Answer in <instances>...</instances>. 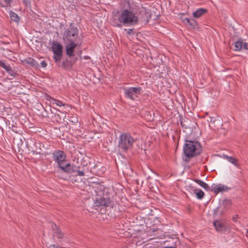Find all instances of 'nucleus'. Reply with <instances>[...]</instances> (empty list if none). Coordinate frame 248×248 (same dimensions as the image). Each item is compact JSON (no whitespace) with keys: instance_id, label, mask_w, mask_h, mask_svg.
Instances as JSON below:
<instances>
[{"instance_id":"obj_1","label":"nucleus","mask_w":248,"mask_h":248,"mask_svg":"<svg viewBox=\"0 0 248 248\" xmlns=\"http://www.w3.org/2000/svg\"><path fill=\"white\" fill-rule=\"evenodd\" d=\"M145 13H134L130 9H125L120 12L116 11L112 13L110 19L111 24L115 27L121 28L123 25L135 26L140 23H146L148 22L145 17Z\"/></svg>"},{"instance_id":"obj_2","label":"nucleus","mask_w":248,"mask_h":248,"mask_svg":"<svg viewBox=\"0 0 248 248\" xmlns=\"http://www.w3.org/2000/svg\"><path fill=\"white\" fill-rule=\"evenodd\" d=\"M202 151V148L200 142L194 140H186L183 152L186 157H193L200 155Z\"/></svg>"},{"instance_id":"obj_3","label":"nucleus","mask_w":248,"mask_h":248,"mask_svg":"<svg viewBox=\"0 0 248 248\" xmlns=\"http://www.w3.org/2000/svg\"><path fill=\"white\" fill-rule=\"evenodd\" d=\"M135 140L128 133H123L119 138L118 146L119 148L123 151H126L131 149Z\"/></svg>"},{"instance_id":"obj_4","label":"nucleus","mask_w":248,"mask_h":248,"mask_svg":"<svg viewBox=\"0 0 248 248\" xmlns=\"http://www.w3.org/2000/svg\"><path fill=\"white\" fill-rule=\"evenodd\" d=\"M79 39L78 28L70 24L69 27L65 29L63 33V39L64 42L78 41Z\"/></svg>"},{"instance_id":"obj_5","label":"nucleus","mask_w":248,"mask_h":248,"mask_svg":"<svg viewBox=\"0 0 248 248\" xmlns=\"http://www.w3.org/2000/svg\"><path fill=\"white\" fill-rule=\"evenodd\" d=\"M53 58L56 62H59L62 57V46L59 42H54L52 44Z\"/></svg>"},{"instance_id":"obj_6","label":"nucleus","mask_w":248,"mask_h":248,"mask_svg":"<svg viewBox=\"0 0 248 248\" xmlns=\"http://www.w3.org/2000/svg\"><path fill=\"white\" fill-rule=\"evenodd\" d=\"M124 90L125 96L133 100H135L141 92V88L139 87H129L124 89Z\"/></svg>"},{"instance_id":"obj_7","label":"nucleus","mask_w":248,"mask_h":248,"mask_svg":"<svg viewBox=\"0 0 248 248\" xmlns=\"http://www.w3.org/2000/svg\"><path fill=\"white\" fill-rule=\"evenodd\" d=\"M114 204V202L108 198H98L94 202V206L98 207L107 206L112 207Z\"/></svg>"},{"instance_id":"obj_8","label":"nucleus","mask_w":248,"mask_h":248,"mask_svg":"<svg viewBox=\"0 0 248 248\" xmlns=\"http://www.w3.org/2000/svg\"><path fill=\"white\" fill-rule=\"evenodd\" d=\"M52 157L55 162L57 163V166L62 165L63 162H65L66 155L61 150H57L53 152Z\"/></svg>"},{"instance_id":"obj_9","label":"nucleus","mask_w":248,"mask_h":248,"mask_svg":"<svg viewBox=\"0 0 248 248\" xmlns=\"http://www.w3.org/2000/svg\"><path fill=\"white\" fill-rule=\"evenodd\" d=\"M66 54L69 57L74 56V48L78 46V41L65 42Z\"/></svg>"},{"instance_id":"obj_10","label":"nucleus","mask_w":248,"mask_h":248,"mask_svg":"<svg viewBox=\"0 0 248 248\" xmlns=\"http://www.w3.org/2000/svg\"><path fill=\"white\" fill-rule=\"evenodd\" d=\"M74 165H71L70 163H65L63 162L62 165L58 166L59 169L62 172L67 173L68 174H72L73 173Z\"/></svg>"},{"instance_id":"obj_11","label":"nucleus","mask_w":248,"mask_h":248,"mask_svg":"<svg viewBox=\"0 0 248 248\" xmlns=\"http://www.w3.org/2000/svg\"><path fill=\"white\" fill-rule=\"evenodd\" d=\"M211 188L212 191L216 194L218 193L219 192L226 191L228 190L227 186L220 184H213L211 186Z\"/></svg>"},{"instance_id":"obj_12","label":"nucleus","mask_w":248,"mask_h":248,"mask_svg":"<svg viewBox=\"0 0 248 248\" xmlns=\"http://www.w3.org/2000/svg\"><path fill=\"white\" fill-rule=\"evenodd\" d=\"M0 67L3 68L11 76L15 77L16 75V73L13 71L9 65L6 64L3 60L0 59Z\"/></svg>"},{"instance_id":"obj_13","label":"nucleus","mask_w":248,"mask_h":248,"mask_svg":"<svg viewBox=\"0 0 248 248\" xmlns=\"http://www.w3.org/2000/svg\"><path fill=\"white\" fill-rule=\"evenodd\" d=\"M207 12V10L203 8L197 9L195 11L193 12L192 16L195 18H198L205 14Z\"/></svg>"},{"instance_id":"obj_14","label":"nucleus","mask_w":248,"mask_h":248,"mask_svg":"<svg viewBox=\"0 0 248 248\" xmlns=\"http://www.w3.org/2000/svg\"><path fill=\"white\" fill-rule=\"evenodd\" d=\"M213 224L217 232H220L225 230V226L219 220H215Z\"/></svg>"},{"instance_id":"obj_15","label":"nucleus","mask_w":248,"mask_h":248,"mask_svg":"<svg viewBox=\"0 0 248 248\" xmlns=\"http://www.w3.org/2000/svg\"><path fill=\"white\" fill-rule=\"evenodd\" d=\"M182 20L184 24L186 25H189L190 26L193 28H194L197 25L196 21L193 19L190 20L189 18L186 17L183 18Z\"/></svg>"},{"instance_id":"obj_16","label":"nucleus","mask_w":248,"mask_h":248,"mask_svg":"<svg viewBox=\"0 0 248 248\" xmlns=\"http://www.w3.org/2000/svg\"><path fill=\"white\" fill-rule=\"evenodd\" d=\"M51 227L54 231V236H57L58 237L61 238L63 237V234L61 233V231L59 229L58 227L55 224L51 223Z\"/></svg>"},{"instance_id":"obj_17","label":"nucleus","mask_w":248,"mask_h":248,"mask_svg":"<svg viewBox=\"0 0 248 248\" xmlns=\"http://www.w3.org/2000/svg\"><path fill=\"white\" fill-rule=\"evenodd\" d=\"M47 100H49L50 103L53 105H56L59 107H62L64 106V103H63L62 101L57 100L56 99L52 98L50 96H48L47 98H46Z\"/></svg>"},{"instance_id":"obj_18","label":"nucleus","mask_w":248,"mask_h":248,"mask_svg":"<svg viewBox=\"0 0 248 248\" xmlns=\"http://www.w3.org/2000/svg\"><path fill=\"white\" fill-rule=\"evenodd\" d=\"M194 181L198 184L199 185H200L201 187H202L203 188H204L205 190L208 191L210 190V186L205 182H203L201 180L198 179H195Z\"/></svg>"},{"instance_id":"obj_19","label":"nucleus","mask_w":248,"mask_h":248,"mask_svg":"<svg viewBox=\"0 0 248 248\" xmlns=\"http://www.w3.org/2000/svg\"><path fill=\"white\" fill-rule=\"evenodd\" d=\"M244 42L241 40H239L234 43V50L236 51H240L243 48Z\"/></svg>"},{"instance_id":"obj_20","label":"nucleus","mask_w":248,"mask_h":248,"mask_svg":"<svg viewBox=\"0 0 248 248\" xmlns=\"http://www.w3.org/2000/svg\"><path fill=\"white\" fill-rule=\"evenodd\" d=\"M224 157L230 163H232L237 167H239L238 160L236 158L232 156H229L227 155H225Z\"/></svg>"},{"instance_id":"obj_21","label":"nucleus","mask_w":248,"mask_h":248,"mask_svg":"<svg viewBox=\"0 0 248 248\" xmlns=\"http://www.w3.org/2000/svg\"><path fill=\"white\" fill-rule=\"evenodd\" d=\"M73 169V173L76 172L77 175L79 176H83L84 175V170H81L79 166L74 165Z\"/></svg>"},{"instance_id":"obj_22","label":"nucleus","mask_w":248,"mask_h":248,"mask_svg":"<svg viewBox=\"0 0 248 248\" xmlns=\"http://www.w3.org/2000/svg\"><path fill=\"white\" fill-rule=\"evenodd\" d=\"M13 0H0V6L4 8L10 7L11 3Z\"/></svg>"},{"instance_id":"obj_23","label":"nucleus","mask_w":248,"mask_h":248,"mask_svg":"<svg viewBox=\"0 0 248 248\" xmlns=\"http://www.w3.org/2000/svg\"><path fill=\"white\" fill-rule=\"evenodd\" d=\"M194 193L196 195L197 198L199 199H202L204 195L203 191L200 189H194Z\"/></svg>"},{"instance_id":"obj_24","label":"nucleus","mask_w":248,"mask_h":248,"mask_svg":"<svg viewBox=\"0 0 248 248\" xmlns=\"http://www.w3.org/2000/svg\"><path fill=\"white\" fill-rule=\"evenodd\" d=\"M10 16L11 19L15 22H17L19 20V17H18V15L14 12H10Z\"/></svg>"},{"instance_id":"obj_25","label":"nucleus","mask_w":248,"mask_h":248,"mask_svg":"<svg viewBox=\"0 0 248 248\" xmlns=\"http://www.w3.org/2000/svg\"><path fill=\"white\" fill-rule=\"evenodd\" d=\"M224 211L222 210H220L219 207H217V208L214 210V216L216 217L218 215H221L223 214Z\"/></svg>"},{"instance_id":"obj_26","label":"nucleus","mask_w":248,"mask_h":248,"mask_svg":"<svg viewBox=\"0 0 248 248\" xmlns=\"http://www.w3.org/2000/svg\"><path fill=\"white\" fill-rule=\"evenodd\" d=\"M27 63L33 66H38L39 64L37 63V62L32 59H29Z\"/></svg>"},{"instance_id":"obj_27","label":"nucleus","mask_w":248,"mask_h":248,"mask_svg":"<svg viewBox=\"0 0 248 248\" xmlns=\"http://www.w3.org/2000/svg\"><path fill=\"white\" fill-rule=\"evenodd\" d=\"M23 3L26 6H30L31 3V0H23Z\"/></svg>"},{"instance_id":"obj_28","label":"nucleus","mask_w":248,"mask_h":248,"mask_svg":"<svg viewBox=\"0 0 248 248\" xmlns=\"http://www.w3.org/2000/svg\"><path fill=\"white\" fill-rule=\"evenodd\" d=\"M47 65L46 62L45 61H42L40 62V64L39 66H41L42 67H46Z\"/></svg>"},{"instance_id":"obj_29","label":"nucleus","mask_w":248,"mask_h":248,"mask_svg":"<svg viewBox=\"0 0 248 248\" xmlns=\"http://www.w3.org/2000/svg\"><path fill=\"white\" fill-rule=\"evenodd\" d=\"M238 218V216L237 215H235L232 217V220L233 222H235L237 221Z\"/></svg>"},{"instance_id":"obj_30","label":"nucleus","mask_w":248,"mask_h":248,"mask_svg":"<svg viewBox=\"0 0 248 248\" xmlns=\"http://www.w3.org/2000/svg\"><path fill=\"white\" fill-rule=\"evenodd\" d=\"M243 47L244 49L248 50V43L244 42Z\"/></svg>"},{"instance_id":"obj_31","label":"nucleus","mask_w":248,"mask_h":248,"mask_svg":"<svg viewBox=\"0 0 248 248\" xmlns=\"http://www.w3.org/2000/svg\"><path fill=\"white\" fill-rule=\"evenodd\" d=\"M48 248H61L56 245H50Z\"/></svg>"},{"instance_id":"obj_32","label":"nucleus","mask_w":248,"mask_h":248,"mask_svg":"<svg viewBox=\"0 0 248 248\" xmlns=\"http://www.w3.org/2000/svg\"><path fill=\"white\" fill-rule=\"evenodd\" d=\"M133 33V30L132 29H128L127 31V33L129 35Z\"/></svg>"},{"instance_id":"obj_33","label":"nucleus","mask_w":248,"mask_h":248,"mask_svg":"<svg viewBox=\"0 0 248 248\" xmlns=\"http://www.w3.org/2000/svg\"><path fill=\"white\" fill-rule=\"evenodd\" d=\"M162 248H176L175 247H172V246H166V247H164Z\"/></svg>"},{"instance_id":"obj_34","label":"nucleus","mask_w":248,"mask_h":248,"mask_svg":"<svg viewBox=\"0 0 248 248\" xmlns=\"http://www.w3.org/2000/svg\"><path fill=\"white\" fill-rule=\"evenodd\" d=\"M83 58H84V59H85V60H88V59H90V57H89V56H84L83 57Z\"/></svg>"},{"instance_id":"obj_35","label":"nucleus","mask_w":248,"mask_h":248,"mask_svg":"<svg viewBox=\"0 0 248 248\" xmlns=\"http://www.w3.org/2000/svg\"><path fill=\"white\" fill-rule=\"evenodd\" d=\"M58 176L62 179H65L63 177H62L61 175H58Z\"/></svg>"},{"instance_id":"obj_36","label":"nucleus","mask_w":248,"mask_h":248,"mask_svg":"<svg viewBox=\"0 0 248 248\" xmlns=\"http://www.w3.org/2000/svg\"><path fill=\"white\" fill-rule=\"evenodd\" d=\"M247 233H248V229L247 230Z\"/></svg>"}]
</instances>
